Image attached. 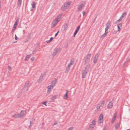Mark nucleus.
<instances>
[{
	"label": "nucleus",
	"mask_w": 130,
	"mask_h": 130,
	"mask_svg": "<svg viewBox=\"0 0 130 130\" xmlns=\"http://www.w3.org/2000/svg\"><path fill=\"white\" fill-rule=\"evenodd\" d=\"M90 65L88 64L87 65L85 68V69L82 72V77L84 78L86 77L87 73L89 72V69L90 68Z\"/></svg>",
	"instance_id": "f257e3e1"
},
{
	"label": "nucleus",
	"mask_w": 130,
	"mask_h": 130,
	"mask_svg": "<svg viewBox=\"0 0 130 130\" xmlns=\"http://www.w3.org/2000/svg\"><path fill=\"white\" fill-rule=\"evenodd\" d=\"M91 55L90 54H87L85 57H84L83 60L85 62V64L88 63L90 61V58Z\"/></svg>",
	"instance_id": "f03ea898"
},
{
	"label": "nucleus",
	"mask_w": 130,
	"mask_h": 130,
	"mask_svg": "<svg viewBox=\"0 0 130 130\" xmlns=\"http://www.w3.org/2000/svg\"><path fill=\"white\" fill-rule=\"evenodd\" d=\"M70 5V4L69 2H68L65 3L63 5H62L61 8V10L62 11H65L66 9H68Z\"/></svg>",
	"instance_id": "7ed1b4c3"
},
{
	"label": "nucleus",
	"mask_w": 130,
	"mask_h": 130,
	"mask_svg": "<svg viewBox=\"0 0 130 130\" xmlns=\"http://www.w3.org/2000/svg\"><path fill=\"white\" fill-rule=\"evenodd\" d=\"M105 103V101H103L100 103L98 104L96 106V108L98 111H100L101 110L100 107H103Z\"/></svg>",
	"instance_id": "20e7f679"
},
{
	"label": "nucleus",
	"mask_w": 130,
	"mask_h": 130,
	"mask_svg": "<svg viewBox=\"0 0 130 130\" xmlns=\"http://www.w3.org/2000/svg\"><path fill=\"white\" fill-rule=\"evenodd\" d=\"M59 21V20L58 19V18H56L52 23V27L51 28H52L55 27Z\"/></svg>",
	"instance_id": "39448f33"
},
{
	"label": "nucleus",
	"mask_w": 130,
	"mask_h": 130,
	"mask_svg": "<svg viewBox=\"0 0 130 130\" xmlns=\"http://www.w3.org/2000/svg\"><path fill=\"white\" fill-rule=\"evenodd\" d=\"M103 115L102 114H101L99 116V121L98 122V124H100L101 123L103 122Z\"/></svg>",
	"instance_id": "423d86ee"
},
{
	"label": "nucleus",
	"mask_w": 130,
	"mask_h": 130,
	"mask_svg": "<svg viewBox=\"0 0 130 130\" xmlns=\"http://www.w3.org/2000/svg\"><path fill=\"white\" fill-rule=\"evenodd\" d=\"M110 26V21H108L106 25V28H105V32H108V30Z\"/></svg>",
	"instance_id": "0eeeda50"
},
{
	"label": "nucleus",
	"mask_w": 130,
	"mask_h": 130,
	"mask_svg": "<svg viewBox=\"0 0 130 130\" xmlns=\"http://www.w3.org/2000/svg\"><path fill=\"white\" fill-rule=\"evenodd\" d=\"M99 57V55L98 54H97L95 55L94 58V60L93 61L94 63H95L97 62Z\"/></svg>",
	"instance_id": "6e6552de"
},
{
	"label": "nucleus",
	"mask_w": 130,
	"mask_h": 130,
	"mask_svg": "<svg viewBox=\"0 0 130 130\" xmlns=\"http://www.w3.org/2000/svg\"><path fill=\"white\" fill-rule=\"evenodd\" d=\"M29 82L28 81H27L25 83L24 87L25 89H26L27 91H28V89L30 86L29 85Z\"/></svg>",
	"instance_id": "1a4fd4ad"
},
{
	"label": "nucleus",
	"mask_w": 130,
	"mask_h": 130,
	"mask_svg": "<svg viewBox=\"0 0 130 130\" xmlns=\"http://www.w3.org/2000/svg\"><path fill=\"white\" fill-rule=\"evenodd\" d=\"M31 5L32 6V7L30 9V11H32L36 8V3L35 2H33L31 3Z\"/></svg>",
	"instance_id": "9d476101"
},
{
	"label": "nucleus",
	"mask_w": 130,
	"mask_h": 130,
	"mask_svg": "<svg viewBox=\"0 0 130 130\" xmlns=\"http://www.w3.org/2000/svg\"><path fill=\"white\" fill-rule=\"evenodd\" d=\"M58 96L57 95H55L51 97L49 99L51 100V102H53L57 98Z\"/></svg>",
	"instance_id": "9b49d317"
},
{
	"label": "nucleus",
	"mask_w": 130,
	"mask_h": 130,
	"mask_svg": "<svg viewBox=\"0 0 130 130\" xmlns=\"http://www.w3.org/2000/svg\"><path fill=\"white\" fill-rule=\"evenodd\" d=\"M84 6L85 5H84L82 4H80L78 7V11H81L82 9V8L84 7Z\"/></svg>",
	"instance_id": "f8f14e48"
},
{
	"label": "nucleus",
	"mask_w": 130,
	"mask_h": 130,
	"mask_svg": "<svg viewBox=\"0 0 130 130\" xmlns=\"http://www.w3.org/2000/svg\"><path fill=\"white\" fill-rule=\"evenodd\" d=\"M57 79H56L53 80L51 83V85L52 86V88H53L54 86L56 84L57 82Z\"/></svg>",
	"instance_id": "ddd939ff"
},
{
	"label": "nucleus",
	"mask_w": 130,
	"mask_h": 130,
	"mask_svg": "<svg viewBox=\"0 0 130 130\" xmlns=\"http://www.w3.org/2000/svg\"><path fill=\"white\" fill-rule=\"evenodd\" d=\"M113 107V103L111 101L109 102L107 106V108L108 109L111 108Z\"/></svg>",
	"instance_id": "4468645a"
},
{
	"label": "nucleus",
	"mask_w": 130,
	"mask_h": 130,
	"mask_svg": "<svg viewBox=\"0 0 130 130\" xmlns=\"http://www.w3.org/2000/svg\"><path fill=\"white\" fill-rule=\"evenodd\" d=\"M73 65V64H72L70 63L69 64L67 67H66L65 71L66 72H68L69 71L71 66L72 65Z\"/></svg>",
	"instance_id": "2eb2a0df"
},
{
	"label": "nucleus",
	"mask_w": 130,
	"mask_h": 130,
	"mask_svg": "<svg viewBox=\"0 0 130 130\" xmlns=\"http://www.w3.org/2000/svg\"><path fill=\"white\" fill-rule=\"evenodd\" d=\"M68 91L67 90L65 94L63 95V98L64 99L66 100L69 98V97L68 94Z\"/></svg>",
	"instance_id": "dca6fc26"
},
{
	"label": "nucleus",
	"mask_w": 130,
	"mask_h": 130,
	"mask_svg": "<svg viewBox=\"0 0 130 130\" xmlns=\"http://www.w3.org/2000/svg\"><path fill=\"white\" fill-rule=\"evenodd\" d=\"M26 113V111L25 110H22L19 114L21 115L22 118L24 116Z\"/></svg>",
	"instance_id": "f3484780"
},
{
	"label": "nucleus",
	"mask_w": 130,
	"mask_h": 130,
	"mask_svg": "<svg viewBox=\"0 0 130 130\" xmlns=\"http://www.w3.org/2000/svg\"><path fill=\"white\" fill-rule=\"evenodd\" d=\"M12 117L14 118H21L22 117L21 115L19 113L16 114L15 115H13L12 116Z\"/></svg>",
	"instance_id": "a211bd4d"
},
{
	"label": "nucleus",
	"mask_w": 130,
	"mask_h": 130,
	"mask_svg": "<svg viewBox=\"0 0 130 130\" xmlns=\"http://www.w3.org/2000/svg\"><path fill=\"white\" fill-rule=\"evenodd\" d=\"M52 88V86L51 85L48 87V90L47 91V93H48L49 94L50 93L52 90L51 89Z\"/></svg>",
	"instance_id": "6ab92c4d"
},
{
	"label": "nucleus",
	"mask_w": 130,
	"mask_h": 130,
	"mask_svg": "<svg viewBox=\"0 0 130 130\" xmlns=\"http://www.w3.org/2000/svg\"><path fill=\"white\" fill-rule=\"evenodd\" d=\"M58 49V48H56L54 50V51L53 52V54L54 55H56L57 54Z\"/></svg>",
	"instance_id": "aec40b11"
},
{
	"label": "nucleus",
	"mask_w": 130,
	"mask_h": 130,
	"mask_svg": "<svg viewBox=\"0 0 130 130\" xmlns=\"http://www.w3.org/2000/svg\"><path fill=\"white\" fill-rule=\"evenodd\" d=\"M68 27V25L67 24H66L63 26V27H64V29L63 31L64 32H66V30L67 28Z\"/></svg>",
	"instance_id": "412c9836"
},
{
	"label": "nucleus",
	"mask_w": 130,
	"mask_h": 130,
	"mask_svg": "<svg viewBox=\"0 0 130 130\" xmlns=\"http://www.w3.org/2000/svg\"><path fill=\"white\" fill-rule=\"evenodd\" d=\"M22 0H18V6L19 7H20L21 6Z\"/></svg>",
	"instance_id": "4be33fe9"
},
{
	"label": "nucleus",
	"mask_w": 130,
	"mask_h": 130,
	"mask_svg": "<svg viewBox=\"0 0 130 130\" xmlns=\"http://www.w3.org/2000/svg\"><path fill=\"white\" fill-rule=\"evenodd\" d=\"M117 113L116 112L114 114V115H113V117L112 118V120L115 121L116 119V118L117 117Z\"/></svg>",
	"instance_id": "5701e85b"
},
{
	"label": "nucleus",
	"mask_w": 130,
	"mask_h": 130,
	"mask_svg": "<svg viewBox=\"0 0 130 130\" xmlns=\"http://www.w3.org/2000/svg\"><path fill=\"white\" fill-rule=\"evenodd\" d=\"M115 126L116 129H118L120 126L119 123H115Z\"/></svg>",
	"instance_id": "b1692460"
},
{
	"label": "nucleus",
	"mask_w": 130,
	"mask_h": 130,
	"mask_svg": "<svg viewBox=\"0 0 130 130\" xmlns=\"http://www.w3.org/2000/svg\"><path fill=\"white\" fill-rule=\"evenodd\" d=\"M127 14V13L126 12H124L122 14L121 16L120 17V19H121V20H122L123 18L124 17V16H123V15H126Z\"/></svg>",
	"instance_id": "393cba45"
},
{
	"label": "nucleus",
	"mask_w": 130,
	"mask_h": 130,
	"mask_svg": "<svg viewBox=\"0 0 130 130\" xmlns=\"http://www.w3.org/2000/svg\"><path fill=\"white\" fill-rule=\"evenodd\" d=\"M75 61V59L74 58H72L70 60V63L73 64L74 63Z\"/></svg>",
	"instance_id": "a878e982"
},
{
	"label": "nucleus",
	"mask_w": 130,
	"mask_h": 130,
	"mask_svg": "<svg viewBox=\"0 0 130 130\" xmlns=\"http://www.w3.org/2000/svg\"><path fill=\"white\" fill-rule=\"evenodd\" d=\"M31 54L27 55L26 57V58L25 59V61H27V60L31 56Z\"/></svg>",
	"instance_id": "bb28decb"
},
{
	"label": "nucleus",
	"mask_w": 130,
	"mask_h": 130,
	"mask_svg": "<svg viewBox=\"0 0 130 130\" xmlns=\"http://www.w3.org/2000/svg\"><path fill=\"white\" fill-rule=\"evenodd\" d=\"M108 33V32H105V33L104 34L101 36V37L103 38H104Z\"/></svg>",
	"instance_id": "cd10ccee"
},
{
	"label": "nucleus",
	"mask_w": 130,
	"mask_h": 130,
	"mask_svg": "<svg viewBox=\"0 0 130 130\" xmlns=\"http://www.w3.org/2000/svg\"><path fill=\"white\" fill-rule=\"evenodd\" d=\"M53 38L51 37L50 38V39L49 40H47L46 41V42L47 43H49L50 42L52 41L53 40Z\"/></svg>",
	"instance_id": "c85d7f7f"
},
{
	"label": "nucleus",
	"mask_w": 130,
	"mask_h": 130,
	"mask_svg": "<svg viewBox=\"0 0 130 130\" xmlns=\"http://www.w3.org/2000/svg\"><path fill=\"white\" fill-rule=\"evenodd\" d=\"M80 25L78 26L77 27L75 31V32L77 33L79 30V29L80 28Z\"/></svg>",
	"instance_id": "c756f323"
},
{
	"label": "nucleus",
	"mask_w": 130,
	"mask_h": 130,
	"mask_svg": "<svg viewBox=\"0 0 130 130\" xmlns=\"http://www.w3.org/2000/svg\"><path fill=\"white\" fill-rule=\"evenodd\" d=\"M19 22V20L18 19L14 23V25L17 26L18 25V23Z\"/></svg>",
	"instance_id": "7c9ffc66"
},
{
	"label": "nucleus",
	"mask_w": 130,
	"mask_h": 130,
	"mask_svg": "<svg viewBox=\"0 0 130 130\" xmlns=\"http://www.w3.org/2000/svg\"><path fill=\"white\" fill-rule=\"evenodd\" d=\"M108 126L106 125L105 126H104V128L103 129V130H107L108 128Z\"/></svg>",
	"instance_id": "2f4dec72"
},
{
	"label": "nucleus",
	"mask_w": 130,
	"mask_h": 130,
	"mask_svg": "<svg viewBox=\"0 0 130 130\" xmlns=\"http://www.w3.org/2000/svg\"><path fill=\"white\" fill-rule=\"evenodd\" d=\"M62 15V14H60L58 15L57 17V18H58V20L59 19H60L61 18V17Z\"/></svg>",
	"instance_id": "473e14b6"
},
{
	"label": "nucleus",
	"mask_w": 130,
	"mask_h": 130,
	"mask_svg": "<svg viewBox=\"0 0 130 130\" xmlns=\"http://www.w3.org/2000/svg\"><path fill=\"white\" fill-rule=\"evenodd\" d=\"M92 124L95 125V120H93L92 122Z\"/></svg>",
	"instance_id": "72a5a7b5"
},
{
	"label": "nucleus",
	"mask_w": 130,
	"mask_h": 130,
	"mask_svg": "<svg viewBox=\"0 0 130 130\" xmlns=\"http://www.w3.org/2000/svg\"><path fill=\"white\" fill-rule=\"evenodd\" d=\"M94 125H93L92 124H90L89 127L90 128H93L94 127Z\"/></svg>",
	"instance_id": "f704fd0d"
},
{
	"label": "nucleus",
	"mask_w": 130,
	"mask_h": 130,
	"mask_svg": "<svg viewBox=\"0 0 130 130\" xmlns=\"http://www.w3.org/2000/svg\"><path fill=\"white\" fill-rule=\"evenodd\" d=\"M121 21V19H120L118 20H117L116 23V24L118 23L119 22H120Z\"/></svg>",
	"instance_id": "c9c22d12"
},
{
	"label": "nucleus",
	"mask_w": 130,
	"mask_h": 130,
	"mask_svg": "<svg viewBox=\"0 0 130 130\" xmlns=\"http://www.w3.org/2000/svg\"><path fill=\"white\" fill-rule=\"evenodd\" d=\"M47 102V101H46V102H43L42 104H43V105H45V106H46L47 105L46 103Z\"/></svg>",
	"instance_id": "e433bc0d"
},
{
	"label": "nucleus",
	"mask_w": 130,
	"mask_h": 130,
	"mask_svg": "<svg viewBox=\"0 0 130 130\" xmlns=\"http://www.w3.org/2000/svg\"><path fill=\"white\" fill-rule=\"evenodd\" d=\"M122 23H120L117 26L121 27L122 26Z\"/></svg>",
	"instance_id": "4c0bfd02"
},
{
	"label": "nucleus",
	"mask_w": 130,
	"mask_h": 130,
	"mask_svg": "<svg viewBox=\"0 0 130 130\" xmlns=\"http://www.w3.org/2000/svg\"><path fill=\"white\" fill-rule=\"evenodd\" d=\"M31 34H29V35L28 36L27 38L28 39H30L31 38Z\"/></svg>",
	"instance_id": "58836bf2"
},
{
	"label": "nucleus",
	"mask_w": 130,
	"mask_h": 130,
	"mask_svg": "<svg viewBox=\"0 0 130 130\" xmlns=\"http://www.w3.org/2000/svg\"><path fill=\"white\" fill-rule=\"evenodd\" d=\"M35 59V57H33L31 58V61L32 62Z\"/></svg>",
	"instance_id": "ea45409f"
},
{
	"label": "nucleus",
	"mask_w": 130,
	"mask_h": 130,
	"mask_svg": "<svg viewBox=\"0 0 130 130\" xmlns=\"http://www.w3.org/2000/svg\"><path fill=\"white\" fill-rule=\"evenodd\" d=\"M73 127H70L68 130H73Z\"/></svg>",
	"instance_id": "a19ab883"
},
{
	"label": "nucleus",
	"mask_w": 130,
	"mask_h": 130,
	"mask_svg": "<svg viewBox=\"0 0 130 130\" xmlns=\"http://www.w3.org/2000/svg\"><path fill=\"white\" fill-rule=\"evenodd\" d=\"M58 123V122H57V121H56L54 123V124H53V126H54V125H56V124H57Z\"/></svg>",
	"instance_id": "79ce46f5"
},
{
	"label": "nucleus",
	"mask_w": 130,
	"mask_h": 130,
	"mask_svg": "<svg viewBox=\"0 0 130 130\" xmlns=\"http://www.w3.org/2000/svg\"><path fill=\"white\" fill-rule=\"evenodd\" d=\"M117 27H118V31H120V30H121L120 27H118V26H117Z\"/></svg>",
	"instance_id": "37998d69"
},
{
	"label": "nucleus",
	"mask_w": 130,
	"mask_h": 130,
	"mask_svg": "<svg viewBox=\"0 0 130 130\" xmlns=\"http://www.w3.org/2000/svg\"><path fill=\"white\" fill-rule=\"evenodd\" d=\"M15 40H17L18 39V38L17 37L16 35H15Z\"/></svg>",
	"instance_id": "c03bdc74"
},
{
	"label": "nucleus",
	"mask_w": 130,
	"mask_h": 130,
	"mask_svg": "<svg viewBox=\"0 0 130 130\" xmlns=\"http://www.w3.org/2000/svg\"><path fill=\"white\" fill-rule=\"evenodd\" d=\"M59 31H58L57 32L56 34H55V37H56L58 35V33H59Z\"/></svg>",
	"instance_id": "a18cd8bd"
},
{
	"label": "nucleus",
	"mask_w": 130,
	"mask_h": 130,
	"mask_svg": "<svg viewBox=\"0 0 130 130\" xmlns=\"http://www.w3.org/2000/svg\"><path fill=\"white\" fill-rule=\"evenodd\" d=\"M15 28H13L12 30V31L13 33L15 31Z\"/></svg>",
	"instance_id": "49530a36"
},
{
	"label": "nucleus",
	"mask_w": 130,
	"mask_h": 130,
	"mask_svg": "<svg viewBox=\"0 0 130 130\" xmlns=\"http://www.w3.org/2000/svg\"><path fill=\"white\" fill-rule=\"evenodd\" d=\"M8 69L9 70H10L11 69V67L9 66H8Z\"/></svg>",
	"instance_id": "de8ad7c7"
},
{
	"label": "nucleus",
	"mask_w": 130,
	"mask_h": 130,
	"mask_svg": "<svg viewBox=\"0 0 130 130\" xmlns=\"http://www.w3.org/2000/svg\"><path fill=\"white\" fill-rule=\"evenodd\" d=\"M85 13V11H83V12L82 13H83V15L84 16Z\"/></svg>",
	"instance_id": "09e8293b"
},
{
	"label": "nucleus",
	"mask_w": 130,
	"mask_h": 130,
	"mask_svg": "<svg viewBox=\"0 0 130 130\" xmlns=\"http://www.w3.org/2000/svg\"><path fill=\"white\" fill-rule=\"evenodd\" d=\"M77 34V33L76 32H74V36H73V37H74L75 36V35H76V34Z\"/></svg>",
	"instance_id": "8fccbe9b"
},
{
	"label": "nucleus",
	"mask_w": 130,
	"mask_h": 130,
	"mask_svg": "<svg viewBox=\"0 0 130 130\" xmlns=\"http://www.w3.org/2000/svg\"><path fill=\"white\" fill-rule=\"evenodd\" d=\"M115 121L112 120L111 121V123H112L113 124L114 123Z\"/></svg>",
	"instance_id": "3c124183"
},
{
	"label": "nucleus",
	"mask_w": 130,
	"mask_h": 130,
	"mask_svg": "<svg viewBox=\"0 0 130 130\" xmlns=\"http://www.w3.org/2000/svg\"><path fill=\"white\" fill-rule=\"evenodd\" d=\"M30 125L29 126V128H30V126H31V121H30Z\"/></svg>",
	"instance_id": "603ef678"
},
{
	"label": "nucleus",
	"mask_w": 130,
	"mask_h": 130,
	"mask_svg": "<svg viewBox=\"0 0 130 130\" xmlns=\"http://www.w3.org/2000/svg\"><path fill=\"white\" fill-rule=\"evenodd\" d=\"M41 80H42V79L41 78H39V82H40V81H41Z\"/></svg>",
	"instance_id": "864d4df0"
},
{
	"label": "nucleus",
	"mask_w": 130,
	"mask_h": 130,
	"mask_svg": "<svg viewBox=\"0 0 130 130\" xmlns=\"http://www.w3.org/2000/svg\"><path fill=\"white\" fill-rule=\"evenodd\" d=\"M16 26H15V25H14L13 28H15V29H16Z\"/></svg>",
	"instance_id": "5fc2aeb1"
},
{
	"label": "nucleus",
	"mask_w": 130,
	"mask_h": 130,
	"mask_svg": "<svg viewBox=\"0 0 130 130\" xmlns=\"http://www.w3.org/2000/svg\"><path fill=\"white\" fill-rule=\"evenodd\" d=\"M96 17H95V19H94V20H95L96 19Z\"/></svg>",
	"instance_id": "6e6d98bb"
},
{
	"label": "nucleus",
	"mask_w": 130,
	"mask_h": 130,
	"mask_svg": "<svg viewBox=\"0 0 130 130\" xmlns=\"http://www.w3.org/2000/svg\"><path fill=\"white\" fill-rule=\"evenodd\" d=\"M127 130H129V129H127Z\"/></svg>",
	"instance_id": "4d7b16f0"
},
{
	"label": "nucleus",
	"mask_w": 130,
	"mask_h": 130,
	"mask_svg": "<svg viewBox=\"0 0 130 130\" xmlns=\"http://www.w3.org/2000/svg\"><path fill=\"white\" fill-rule=\"evenodd\" d=\"M123 16H124V17L125 16L124 15H123Z\"/></svg>",
	"instance_id": "13d9d810"
}]
</instances>
